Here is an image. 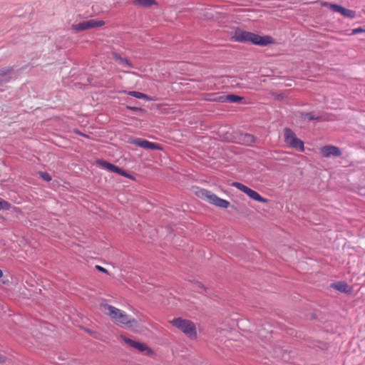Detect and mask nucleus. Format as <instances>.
I'll list each match as a JSON object with an SVG mask.
<instances>
[{"label": "nucleus", "mask_w": 365, "mask_h": 365, "mask_svg": "<svg viewBox=\"0 0 365 365\" xmlns=\"http://www.w3.org/2000/svg\"><path fill=\"white\" fill-rule=\"evenodd\" d=\"M104 24L105 21L103 20L90 19L88 21L80 22L77 24H73L72 30H73L75 33H77L93 28L101 27Z\"/></svg>", "instance_id": "nucleus-6"}, {"label": "nucleus", "mask_w": 365, "mask_h": 365, "mask_svg": "<svg viewBox=\"0 0 365 365\" xmlns=\"http://www.w3.org/2000/svg\"><path fill=\"white\" fill-rule=\"evenodd\" d=\"M170 322L173 327L180 330L189 338L194 339L197 336L196 327L195 323L192 321L178 317L174 318Z\"/></svg>", "instance_id": "nucleus-3"}, {"label": "nucleus", "mask_w": 365, "mask_h": 365, "mask_svg": "<svg viewBox=\"0 0 365 365\" xmlns=\"http://www.w3.org/2000/svg\"><path fill=\"white\" fill-rule=\"evenodd\" d=\"M212 101H217V102H222V103L227 102V96H217V97L213 98Z\"/></svg>", "instance_id": "nucleus-25"}, {"label": "nucleus", "mask_w": 365, "mask_h": 365, "mask_svg": "<svg viewBox=\"0 0 365 365\" xmlns=\"http://www.w3.org/2000/svg\"><path fill=\"white\" fill-rule=\"evenodd\" d=\"M324 6L329 7L332 11L339 13L344 17H347L349 19H354L356 17V11L353 10H350L343 7L341 5L336 4H331L328 2H324L322 4Z\"/></svg>", "instance_id": "nucleus-7"}, {"label": "nucleus", "mask_w": 365, "mask_h": 365, "mask_svg": "<svg viewBox=\"0 0 365 365\" xmlns=\"http://www.w3.org/2000/svg\"><path fill=\"white\" fill-rule=\"evenodd\" d=\"M321 154L325 158L339 157L341 151L339 148L334 145H325L321 148Z\"/></svg>", "instance_id": "nucleus-12"}, {"label": "nucleus", "mask_w": 365, "mask_h": 365, "mask_svg": "<svg viewBox=\"0 0 365 365\" xmlns=\"http://www.w3.org/2000/svg\"><path fill=\"white\" fill-rule=\"evenodd\" d=\"M362 32H365V29L361 27H359L351 30V34L353 35L358 34Z\"/></svg>", "instance_id": "nucleus-27"}, {"label": "nucleus", "mask_w": 365, "mask_h": 365, "mask_svg": "<svg viewBox=\"0 0 365 365\" xmlns=\"http://www.w3.org/2000/svg\"><path fill=\"white\" fill-rule=\"evenodd\" d=\"M112 56L113 59L116 61H118L120 64L125 65L129 68H133V66L130 61L126 58H123L120 56V55L117 52H113Z\"/></svg>", "instance_id": "nucleus-15"}, {"label": "nucleus", "mask_w": 365, "mask_h": 365, "mask_svg": "<svg viewBox=\"0 0 365 365\" xmlns=\"http://www.w3.org/2000/svg\"><path fill=\"white\" fill-rule=\"evenodd\" d=\"M11 205L7 201L1 199L0 200V210H7L10 208Z\"/></svg>", "instance_id": "nucleus-22"}, {"label": "nucleus", "mask_w": 365, "mask_h": 365, "mask_svg": "<svg viewBox=\"0 0 365 365\" xmlns=\"http://www.w3.org/2000/svg\"><path fill=\"white\" fill-rule=\"evenodd\" d=\"M16 73L13 66L4 67L0 69V86L9 83L16 78Z\"/></svg>", "instance_id": "nucleus-8"}, {"label": "nucleus", "mask_w": 365, "mask_h": 365, "mask_svg": "<svg viewBox=\"0 0 365 365\" xmlns=\"http://www.w3.org/2000/svg\"><path fill=\"white\" fill-rule=\"evenodd\" d=\"M232 186L235 187L236 188H237L238 190L242 191L244 192V191L247 189V186L240 183V182H232Z\"/></svg>", "instance_id": "nucleus-24"}, {"label": "nucleus", "mask_w": 365, "mask_h": 365, "mask_svg": "<svg viewBox=\"0 0 365 365\" xmlns=\"http://www.w3.org/2000/svg\"><path fill=\"white\" fill-rule=\"evenodd\" d=\"M130 143L131 144L138 145L140 148L148 150H161L163 149L162 146L160 144L153 143L140 138H133L130 141Z\"/></svg>", "instance_id": "nucleus-9"}, {"label": "nucleus", "mask_w": 365, "mask_h": 365, "mask_svg": "<svg viewBox=\"0 0 365 365\" xmlns=\"http://www.w3.org/2000/svg\"><path fill=\"white\" fill-rule=\"evenodd\" d=\"M248 196L257 201V202H267V200L264 197H262L257 192H256L255 190H252L251 192H250Z\"/></svg>", "instance_id": "nucleus-19"}, {"label": "nucleus", "mask_w": 365, "mask_h": 365, "mask_svg": "<svg viewBox=\"0 0 365 365\" xmlns=\"http://www.w3.org/2000/svg\"><path fill=\"white\" fill-rule=\"evenodd\" d=\"M126 108L129 110L134 111V112H138V111L141 112L143 110V109L140 107H135V106H127Z\"/></svg>", "instance_id": "nucleus-26"}, {"label": "nucleus", "mask_w": 365, "mask_h": 365, "mask_svg": "<svg viewBox=\"0 0 365 365\" xmlns=\"http://www.w3.org/2000/svg\"><path fill=\"white\" fill-rule=\"evenodd\" d=\"M101 307L104 313L109 316L115 324L128 328L137 326L138 322L124 311L108 304H101Z\"/></svg>", "instance_id": "nucleus-1"}, {"label": "nucleus", "mask_w": 365, "mask_h": 365, "mask_svg": "<svg viewBox=\"0 0 365 365\" xmlns=\"http://www.w3.org/2000/svg\"><path fill=\"white\" fill-rule=\"evenodd\" d=\"M197 195L200 198L207 200L209 203L214 205L216 207L227 208L230 206L229 201L219 197L215 194L207 190L200 189L197 192Z\"/></svg>", "instance_id": "nucleus-4"}, {"label": "nucleus", "mask_w": 365, "mask_h": 365, "mask_svg": "<svg viewBox=\"0 0 365 365\" xmlns=\"http://www.w3.org/2000/svg\"><path fill=\"white\" fill-rule=\"evenodd\" d=\"M243 99L242 97H240L237 95L230 94L227 95V101L229 103H239Z\"/></svg>", "instance_id": "nucleus-21"}, {"label": "nucleus", "mask_w": 365, "mask_h": 365, "mask_svg": "<svg viewBox=\"0 0 365 365\" xmlns=\"http://www.w3.org/2000/svg\"><path fill=\"white\" fill-rule=\"evenodd\" d=\"M40 177L45 181L49 182L51 180V176L47 172H39Z\"/></svg>", "instance_id": "nucleus-23"}, {"label": "nucleus", "mask_w": 365, "mask_h": 365, "mask_svg": "<svg viewBox=\"0 0 365 365\" xmlns=\"http://www.w3.org/2000/svg\"><path fill=\"white\" fill-rule=\"evenodd\" d=\"M252 189L250 187H247V189L244 191L245 193H246L247 195H249L250 192H251Z\"/></svg>", "instance_id": "nucleus-29"}, {"label": "nucleus", "mask_w": 365, "mask_h": 365, "mask_svg": "<svg viewBox=\"0 0 365 365\" xmlns=\"http://www.w3.org/2000/svg\"><path fill=\"white\" fill-rule=\"evenodd\" d=\"M284 141L285 143L292 148H294L297 151L302 152L304 150V143L302 140L297 138L295 133L290 128L284 129Z\"/></svg>", "instance_id": "nucleus-5"}, {"label": "nucleus", "mask_w": 365, "mask_h": 365, "mask_svg": "<svg viewBox=\"0 0 365 365\" xmlns=\"http://www.w3.org/2000/svg\"><path fill=\"white\" fill-rule=\"evenodd\" d=\"M192 288L200 294L204 293L207 290V288L200 282H195L192 284Z\"/></svg>", "instance_id": "nucleus-20"}, {"label": "nucleus", "mask_w": 365, "mask_h": 365, "mask_svg": "<svg viewBox=\"0 0 365 365\" xmlns=\"http://www.w3.org/2000/svg\"><path fill=\"white\" fill-rule=\"evenodd\" d=\"M2 275H3V272H2V271L0 269V278L2 277Z\"/></svg>", "instance_id": "nucleus-31"}, {"label": "nucleus", "mask_w": 365, "mask_h": 365, "mask_svg": "<svg viewBox=\"0 0 365 365\" xmlns=\"http://www.w3.org/2000/svg\"><path fill=\"white\" fill-rule=\"evenodd\" d=\"M96 269H98V271L101 272L108 274V270L106 269H105L104 267L100 266V265H96Z\"/></svg>", "instance_id": "nucleus-28"}, {"label": "nucleus", "mask_w": 365, "mask_h": 365, "mask_svg": "<svg viewBox=\"0 0 365 365\" xmlns=\"http://www.w3.org/2000/svg\"><path fill=\"white\" fill-rule=\"evenodd\" d=\"M233 38L237 42L251 43L262 46H267L273 42V38L269 36H262L241 29H237L235 31Z\"/></svg>", "instance_id": "nucleus-2"}, {"label": "nucleus", "mask_w": 365, "mask_h": 365, "mask_svg": "<svg viewBox=\"0 0 365 365\" xmlns=\"http://www.w3.org/2000/svg\"><path fill=\"white\" fill-rule=\"evenodd\" d=\"M5 361V357L3 356H0V363H3Z\"/></svg>", "instance_id": "nucleus-30"}, {"label": "nucleus", "mask_w": 365, "mask_h": 365, "mask_svg": "<svg viewBox=\"0 0 365 365\" xmlns=\"http://www.w3.org/2000/svg\"><path fill=\"white\" fill-rule=\"evenodd\" d=\"M78 133H79V134H81V135H83L84 137H87V135H86L82 134L81 132H78Z\"/></svg>", "instance_id": "nucleus-32"}, {"label": "nucleus", "mask_w": 365, "mask_h": 365, "mask_svg": "<svg viewBox=\"0 0 365 365\" xmlns=\"http://www.w3.org/2000/svg\"><path fill=\"white\" fill-rule=\"evenodd\" d=\"M124 93H127L128 96L135 97V98H138V99H144V100H146L148 101L152 100L150 96H148V95L144 94V93H143L141 92H139V91H128L127 92V91H125Z\"/></svg>", "instance_id": "nucleus-17"}, {"label": "nucleus", "mask_w": 365, "mask_h": 365, "mask_svg": "<svg viewBox=\"0 0 365 365\" xmlns=\"http://www.w3.org/2000/svg\"><path fill=\"white\" fill-rule=\"evenodd\" d=\"M299 117L302 119H307L309 120H322V117L321 115H316L313 112H299Z\"/></svg>", "instance_id": "nucleus-16"}, {"label": "nucleus", "mask_w": 365, "mask_h": 365, "mask_svg": "<svg viewBox=\"0 0 365 365\" xmlns=\"http://www.w3.org/2000/svg\"><path fill=\"white\" fill-rule=\"evenodd\" d=\"M133 4L139 6L148 8L157 4V1L155 0H135Z\"/></svg>", "instance_id": "nucleus-18"}, {"label": "nucleus", "mask_w": 365, "mask_h": 365, "mask_svg": "<svg viewBox=\"0 0 365 365\" xmlns=\"http://www.w3.org/2000/svg\"><path fill=\"white\" fill-rule=\"evenodd\" d=\"M237 139L240 143L245 145H252L256 140L255 136L247 133H240Z\"/></svg>", "instance_id": "nucleus-13"}, {"label": "nucleus", "mask_w": 365, "mask_h": 365, "mask_svg": "<svg viewBox=\"0 0 365 365\" xmlns=\"http://www.w3.org/2000/svg\"><path fill=\"white\" fill-rule=\"evenodd\" d=\"M99 165H101L103 168H106V170L118 173L120 175L126 177L130 179H134V178L129 173H128L125 170H123L122 168L115 165L114 164H112L110 163H108L106 160H101L98 162Z\"/></svg>", "instance_id": "nucleus-11"}, {"label": "nucleus", "mask_w": 365, "mask_h": 365, "mask_svg": "<svg viewBox=\"0 0 365 365\" xmlns=\"http://www.w3.org/2000/svg\"><path fill=\"white\" fill-rule=\"evenodd\" d=\"M121 338L125 344L136 349L140 352L145 353L146 355H150L153 352L152 350L144 343L133 340L124 336H121Z\"/></svg>", "instance_id": "nucleus-10"}, {"label": "nucleus", "mask_w": 365, "mask_h": 365, "mask_svg": "<svg viewBox=\"0 0 365 365\" xmlns=\"http://www.w3.org/2000/svg\"><path fill=\"white\" fill-rule=\"evenodd\" d=\"M331 287L342 293L350 294L352 287L344 282H336L331 284Z\"/></svg>", "instance_id": "nucleus-14"}]
</instances>
